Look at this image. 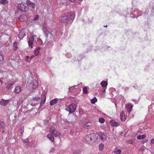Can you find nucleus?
Returning a JSON list of instances; mask_svg holds the SVG:
<instances>
[{
	"mask_svg": "<svg viewBox=\"0 0 154 154\" xmlns=\"http://www.w3.org/2000/svg\"><path fill=\"white\" fill-rule=\"evenodd\" d=\"M75 16V14L72 13H66L60 17V21L62 24L66 25L72 22Z\"/></svg>",
	"mask_w": 154,
	"mask_h": 154,
	"instance_id": "nucleus-1",
	"label": "nucleus"
},
{
	"mask_svg": "<svg viewBox=\"0 0 154 154\" xmlns=\"http://www.w3.org/2000/svg\"><path fill=\"white\" fill-rule=\"evenodd\" d=\"M17 8L20 11L26 12L28 10L27 4L20 3L18 4Z\"/></svg>",
	"mask_w": 154,
	"mask_h": 154,
	"instance_id": "nucleus-2",
	"label": "nucleus"
},
{
	"mask_svg": "<svg viewBox=\"0 0 154 154\" xmlns=\"http://www.w3.org/2000/svg\"><path fill=\"white\" fill-rule=\"evenodd\" d=\"M49 132L52 134H53L55 137H59L60 134V132L53 126L51 127L50 128Z\"/></svg>",
	"mask_w": 154,
	"mask_h": 154,
	"instance_id": "nucleus-3",
	"label": "nucleus"
},
{
	"mask_svg": "<svg viewBox=\"0 0 154 154\" xmlns=\"http://www.w3.org/2000/svg\"><path fill=\"white\" fill-rule=\"evenodd\" d=\"M43 31L44 32V34H45V35L46 37V39H47V40H48L49 39V36L50 38H53V35L52 34L48 32L46 27H43Z\"/></svg>",
	"mask_w": 154,
	"mask_h": 154,
	"instance_id": "nucleus-4",
	"label": "nucleus"
},
{
	"mask_svg": "<svg viewBox=\"0 0 154 154\" xmlns=\"http://www.w3.org/2000/svg\"><path fill=\"white\" fill-rule=\"evenodd\" d=\"M27 5L28 8V10L32 12L34 11L35 7V5L34 3L32 2H28L27 4Z\"/></svg>",
	"mask_w": 154,
	"mask_h": 154,
	"instance_id": "nucleus-5",
	"label": "nucleus"
},
{
	"mask_svg": "<svg viewBox=\"0 0 154 154\" xmlns=\"http://www.w3.org/2000/svg\"><path fill=\"white\" fill-rule=\"evenodd\" d=\"M29 87L35 89L38 86V82L35 80H33L29 85Z\"/></svg>",
	"mask_w": 154,
	"mask_h": 154,
	"instance_id": "nucleus-6",
	"label": "nucleus"
},
{
	"mask_svg": "<svg viewBox=\"0 0 154 154\" xmlns=\"http://www.w3.org/2000/svg\"><path fill=\"white\" fill-rule=\"evenodd\" d=\"M68 109L69 112H74L76 109V106L74 103H72L69 105L68 107Z\"/></svg>",
	"mask_w": 154,
	"mask_h": 154,
	"instance_id": "nucleus-7",
	"label": "nucleus"
},
{
	"mask_svg": "<svg viewBox=\"0 0 154 154\" xmlns=\"http://www.w3.org/2000/svg\"><path fill=\"white\" fill-rule=\"evenodd\" d=\"M94 134H89L85 137V140L87 142L91 141L93 140L92 137H93Z\"/></svg>",
	"mask_w": 154,
	"mask_h": 154,
	"instance_id": "nucleus-8",
	"label": "nucleus"
},
{
	"mask_svg": "<svg viewBox=\"0 0 154 154\" xmlns=\"http://www.w3.org/2000/svg\"><path fill=\"white\" fill-rule=\"evenodd\" d=\"M133 105L131 103H129L126 106L127 108V112L129 113L131 111Z\"/></svg>",
	"mask_w": 154,
	"mask_h": 154,
	"instance_id": "nucleus-9",
	"label": "nucleus"
},
{
	"mask_svg": "<svg viewBox=\"0 0 154 154\" xmlns=\"http://www.w3.org/2000/svg\"><path fill=\"white\" fill-rule=\"evenodd\" d=\"M120 118L121 120L124 122L127 119V116H125L123 111H122L120 114Z\"/></svg>",
	"mask_w": 154,
	"mask_h": 154,
	"instance_id": "nucleus-10",
	"label": "nucleus"
},
{
	"mask_svg": "<svg viewBox=\"0 0 154 154\" xmlns=\"http://www.w3.org/2000/svg\"><path fill=\"white\" fill-rule=\"evenodd\" d=\"M110 124L112 126H117L119 125V123L115 122L114 120H112L110 121Z\"/></svg>",
	"mask_w": 154,
	"mask_h": 154,
	"instance_id": "nucleus-11",
	"label": "nucleus"
},
{
	"mask_svg": "<svg viewBox=\"0 0 154 154\" xmlns=\"http://www.w3.org/2000/svg\"><path fill=\"white\" fill-rule=\"evenodd\" d=\"M8 100H5L3 99L1 100L0 102V104L2 106H5L7 105L8 103Z\"/></svg>",
	"mask_w": 154,
	"mask_h": 154,
	"instance_id": "nucleus-12",
	"label": "nucleus"
},
{
	"mask_svg": "<svg viewBox=\"0 0 154 154\" xmlns=\"http://www.w3.org/2000/svg\"><path fill=\"white\" fill-rule=\"evenodd\" d=\"M34 41V39L33 38H31L29 41H28V45L29 46L31 47V48H32V45L33 44V42Z\"/></svg>",
	"mask_w": 154,
	"mask_h": 154,
	"instance_id": "nucleus-13",
	"label": "nucleus"
},
{
	"mask_svg": "<svg viewBox=\"0 0 154 154\" xmlns=\"http://www.w3.org/2000/svg\"><path fill=\"white\" fill-rule=\"evenodd\" d=\"M57 102V99H55L50 102V104L51 106H53L56 104Z\"/></svg>",
	"mask_w": 154,
	"mask_h": 154,
	"instance_id": "nucleus-14",
	"label": "nucleus"
},
{
	"mask_svg": "<svg viewBox=\"0 0 154 154\" xmlns=\"http://www.w3.org/2000/svg\"><path fill=\"white\" fill-rule=\"evenodd\" d=\"M47 137L52 142H53L54 140V136L52 134H48L47 135Z\"/></svg>",
	"mask_w": 154,
	"mask_h": 154,
	"instance_id": "nucleus-15",
	"label": "nucleus"
},
{
	"mask_svg": "<svg viewBox=\"0 0 154 154\" xmlns=\"http://www.w3.org/2000/svg\"><path fill=\"white\" fill-rule=\"evenodd\" d=\"M101 140L103 141H105L106 139V136L104 134H102L101 135Z\"/></svg>",
	"mask_w": 154,
	"mask_h": 154,
	"instance_id": "nucleus-16",
	"label": "nucleus"
},
{
	"mask_svg": "<svg viewBox=\"0 0 154 154\" xmlns=\"http://www.w3.org/2000/svg\"><path fill=\"white\" fill-rule=\"evenodd\" d=\"M100 84L102 87L104 88L107 86V83L106 81H103L101 82Z\"/></svg>",
	"mask_w": 154,
	"mask_h": 154,
	"instance_id": "nucleus-17",
	"label": "nucleus"
},
{
	"mask_svg": "<svg viewBox=\"0 0 154 154\" xmlns=\"http://www.w3.org/2000/svg\"><path fill=\"white\" fill-rule=\"evenodd\" d=\"M21 91V88L20 87L18 86L17 87L15 88V92L17 93H19Z\"/></svg>",
	"mask_w": 154,
	"mask_h": 154,
	"instance_id": "nucleus-18",
	"label": "nucleus"
},
{
	"mask_svg": "<svg viewBox=\"0 0 154 154\" xmlns=\"http://www.w3.org/2000/svg\"><path fill=\"white\" fill-rule=\"evenodd\" d=\"M146 137V135L145 134H144L142 135H140L138 136L137 137V138L138 139L141 140V139H143L145 138Z\"/></svg>",
	"mask_w": 154,
	"mask_h": 154,
	"instance_id": "nucleus-19",
	"label": "nucleus"
},
{
	"mask_svg": "<svg viewBox=\"0 0 154 154\" xmlns=\"http://www.w3.org/2000/svg\"><path fill=\"white\" fill-rule=\"evenodd\" d=\"M13 48L14 51H16L17 49V43L16 42H14V43Z\"/></svg>",
	"mask_w": 154,
	"mask_h": 154,
	"instance_id": "nucleus-20",
	"label": "nucleus"
},
{
	"mask_svg": "<svg viewBox=\"0 0 154 154\" xmlns=\"http://www.w3.org/2000/svg\"><path fill=\"white\" fill-rule=\"evenodd\" d=\"M114 152L116 153V154H120L121 152V151L120 149H115L114 151Z\"/></svg>",
	"mask_w": 154,
	"mask_h": 154,
	"instance_id": "nucleus-21",
	"label": "nucleus"
},
{
	"mask_svg": "<svg viewBox=\"0 0 154 154\" xmlns=\"http://www.w3.org/2000/svg\"><path fill=\"white\" fill-rule=\"evenodd\" d=\"M88 88V87L85 86L83 88L82 91L84 94H86L87 93Z\"/></svg>",
	"mask_w": 154,
	"mask_h": 154,
	"instance_id": "nucleus-22",
	"label": "nucleus"
},
{
	"mask_svg": "<svg viewBox=\"0 0 154 154\" xmlns=\"http://www.w3.org/2000/svg\"><path fill=\"white\" fill-rule=\"evenodd\" d=\"M5 126V123L3 122L0 121V128H4Z\"/></svg>",
	"mask_w": 154,
	"mask_h": 154,
	"instance_id": "nucleus-23",
	"label": "nucleus"
},
{
	"mask_svg": "<svg viewBox=\"0 0 154 154\" xmlns=\"http://www.w3.org/2000/svg\"><path fill=\"white\" fill-rule=\"evenodd\" d=\"M8 1L7 0H0V3L3 5L7 4Z\"/></svg>",
	"mask_w": 154,
	"mask_h": 154,
	"instance_id": "nucleus-24",
	"label": "nucleus"
},
{
	"mask_svg": "<svg viewBox=\"0 0 154 154\" xmlns=\"http://www.w3.org/2000/svg\"><path fill=\"white\" fill-rule=\"evenodd\" d=\"M97 98L94 97L93 98L91 101V103L92 104L94 103L95 102H97Z\"/></svg>",
	"mask_w": 154,
	"mask_h": 154,
	"instance_id": "nucleus-25",
	"label": "nucleus"
},
{
	"mask_svg": "<svg viewBox=\"0 0 154 154\" xmlns=\"http://www.w3.org/2000/svg\"><path fill=\"white\" fill-rule=\"evenodd\" d=\"M104 146V144L103 143H100L99 145V150H100V151H101L102 150L103 148V147Z\"/></svg>",
	"mask_w": 154,
	"mask_h": 154,
	"instance_id": "nucleus-26",
	"label": "nucleus"
},
{
	"mask_svg": "<svg viewBox=\"0 0 154 154\" xmlns=\"http://www.w3.org/2000/svg\"><path fill=\"white\" fill-rule=\"evenodd\" d=\"M99 121L101 123H104L105 121V119L103 118H100L99 119Z\"/></svg>",
	"mask_w": 154,
	"mask_h": 154,
	"instance_id": "nucleus-27",
	"label": "nucleus"
},
{
	"mask_svg": "<svg viewBox=\"0 0 154 154\" xmlns=\"http://www.w3.org/2000/svg\"><path fill=\"white\" fill-rule=\"evenodd\" d=\"M85 125L86 127H91L92 126V123L91 122H88L86 123Z\"/></svg>",
	"mask_w": 154,
	"mask_h": 154,
	"instance_id": "nucleus-28",
	"label": "nucleus"
},
{
	"mask_svg": "<svg viewBox=\"0 0 154 154\" xmlns=\"http://www.w3.org/2000/svg\"><path fill=\"white\" fill-rule=\"evenodd\" d=\"M24 128L23 127H21L19 130V131L21 134H22L24 131Z\"/></svg>",
	"mask_w": 154,
	"mask_h": 154,
	"instance_id": "nucleus-29",
	"label": "nucleus"
},
{
	"mask_svg": "<svg viewBox=\"0 0 154 154\" xmlns=\"http://www.w3.org/2000/svg\"><path fill=\"white\" fill-rule=\"evenodd\" d=\"M55 150V149L54 147H53L51 148L49 151V153H51L52 152H54Z\"/></svg>",
	"mask_w": 154,
	"mask_h": 154,
	"instance_id": "nucleus-30",
	"label": "nucleus"
},
{
	"mask_svg": "<svg viewBox=\"0 0 154 154\" xmlns=\"http://www.w3.org/2000/svg\"><path fill=\"white\" fill-rule=\"evenodd\" d=\"M39 53V51H37L36 50H35L34 51V54L37 56Z\"/></svg>",
	"mask_w": 154,
	"mask_h": 154,
	"instance_id": "nucleus-31",
	"label": "nucleus"
},
{
	"mask_svg": "<svg viewBox=\"0 0 154 154\" xmlns=\"http://www.w3.org/2000/svg\"><path fill=\"white\" fill-rule=\"evenodd\" d=\"M73 154H79V151L78 150H75L74 151Z\"/></svg>",
	"mask_w": 154,
	"mask_h": 154,
	"instance_id": "nucleus-32",
	"label": "nucleus"
},
{
	"mask_svg": "<svg viewBox=\"0 0 154 154\" xmlns=\"http://www.w3.org/2000/svg\"><path fill=\"white\" fill-rule=\"evenodd\" d=\"M39 18V16L38 15H36L35 17L33 19V20L35 21L36 20H37Z\"/></svg>",
	"mask_w": 154,
	"mask_h": 154,
	"instance_id": "nucleus-33",
	"label": "nucleus"
},
{
	"mask_svg": "<svg viewBox=\"0 0 154 154\" xmlns=\"http://www.w3.org/2000/svg\"><path fill=\"white\" fill-rule=\"evenodd\" d=\"M3 58L2 57V55L0 54V62L2 61L3 60Z\"/></svg>",
	"mask_w": 154,
	"mask_h": 154,
	"instance_id": "nucleus-34",
	"label": "nucleus"
},
{
	"mask_svg": "<svg viewBox=\"0 0 154 154\" xmlns=\"http://www.w3.org/2000/svg\"><path fill=\"white\" fill-rule=\"evenodd\" d=\"M42 97H43V98H44V99H44V103L45 102V100H46V96H45V95L43 94V95H42Z\"/></svg>",
	"mask_w": 154,
	"mask_h": 154,
	"instance_id": "nucleus-35",
	"label": "nucleus"
},
{
	"mask_svg": "<svg viewBox=\"0 0 154 154\" xmlns=\"http://www.w3.org/2000/svg\"><path fill=\"white\" fill-rule=\"evenodd\" d=\"M29 58V57L28 56H26V60L27 62H28V60Z\"/></svg>",
	"mask_w": 154,
	"mask_h": 154,
	"instance_id": "nucleus-36",
	"label": "nucleus"
},
{
	"mask_svg": "<svg viewBox=\"0 0 154 154\" xmlns=\"http://www.w3.org/2000/svg\"><path fill=\"white\" fill-rule=\"evenodd\" d=\"M23 142L24 143H27L28 142V140L26 139V140H23Z\"/></svg>",
	"mask_w": 154,
	"mask_h": 154,
	"instance_id": "nucleus-37",
	"label": "nucleus"
},
{
	"mask_svg": "<svg viewBox=\"0 0 154 154\" xmlns=\"http://www.w3.org/2000/svg\"><path fill=\"white\" fill-rule=\"evenodd\" d=\"M151 142L152 143H154V138L151 140Z\"/></svg>",
	"mask_w": 154,
	"mask_h": 154,
	"instance_id": "nucleus-38",
	"label": "nucleus"
},
{
	"mask_svg": "<svg viewBox=\"0 0 154 154\" xmlns=\"http://www.w3.org/2000/svg\"><path fill=\"white\" fill-rule=\"evenodd\" d=\"M69 1H70V2H75L76 0H69Z\"/></svg>",
	"mask_w": 154,
	"mask_h": 154,
	"instance_id": "nucleus-39",
	"label": "nucleus"
},
{
	"mask_svg": "<svg viewBox=\"0 0 154 154\" xmlns=\"http://www.w3.org/2000/svg\"><path fill=\"white\" fill-rule=\"evenodd\" d=\"M34 57V55H32L31 56V57H30V59H33Z\"/></svg>",
	"mask_w": 154,
	"mask_h": 154,
	"instance_id": "nucleus-40",
	"label": "nucleus"
},
{
	"mask_svg": "<svg viewBox=\"0 0 154 154\" xmlns=\"http://www.w3.org/2000/svg\"><path fill=\"white\" fill-rule=\"evenodd\" d=\"M40 49V47H38L36 50L38 51H39V50Z\"/></svg>",
	"mask_w": 154,
	"mask_h": 154,
	"instance_id": "nucleus-41",
	"label": "nucleus"
},
{
	"mask_svg": "<svg viewBox=\"0 0 154 154\" xmlns=\"http://www.w3.org/2000/svg\"><path fill=\"white\" fill-rule=\"evenodd\" d=\"M22 17V16H20V18H19V20H20V21H22L23 20H21V17Z\"/></svg>",
	"mask_w": 154,
	"mask_h": 154,
	"instance_id": "nucleus-42",
	"label": "nucleus"
},
{
	"mask_svg": "<svg viewBox=\"0 0 154 154\" xmlns=\"http://www.w3.org/2000/svg\"><path fill=\"white\" fill-rule=\"evenodd\" d=\"M0 82H1V83L2 84V82L1 80L0 81Z\"/></svg>",
	"mask_w": 154,
	"mask_h": 154,
	"instance_id": "nucleus-43",
	"label": "nucleus"
},
{
	"mask_svg": "<svg viewBox=\"0 0 154 154\" xmlns=\"http://www.w3.org/2000/svg\"><path fill=\"white\" fill-rule=\"evenodd\" d=\"M12 85H10V86H11Z\"/></svg>",
	"mask_w": 154,
	"mask_h": 154,
	"instance_id": "nucleus-44",
	"label": "nucleus"
}]
</instances>
